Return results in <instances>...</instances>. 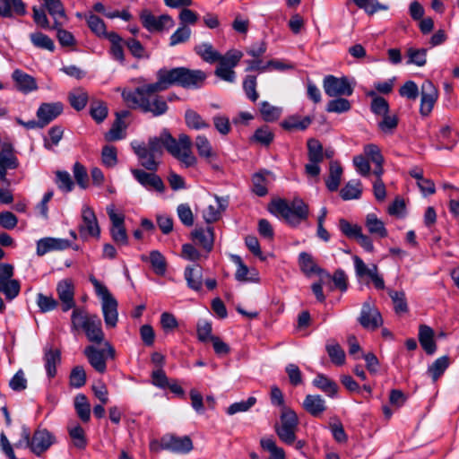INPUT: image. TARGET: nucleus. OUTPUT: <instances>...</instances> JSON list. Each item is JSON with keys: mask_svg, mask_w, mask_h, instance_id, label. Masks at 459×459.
Listing matches in <instances>:
<instances>
[{"mask_svg": "<svg viewBox=\"0 0 459 459\" xmlns=\"http://www.w3.org/2000/svg\"><path fill=\"white\" fill-rule=\"evenodd\" d=\"M165 90L161 79L157 78V82L144 83L134 91H124L122 97L129 108H140L157 117L165 114L168 110L165 100L156 94Z\"/></svg>", "mask_w": 459, "mask_h": 459, "instance_id": "obj_1", "label": "nucleus"}, {"mask_svg": "<svg viewBox=\"0 0 459 459\" xmlns=\"http://www.w3.org/2000/svg\"><path fill=\"white\" fill-rule=\"evenodd\" d=\"M195 51L201 58L210 64L218 62L214 74L220 79L234 82L236 80V73L233 68L237 66L243 56V53L237 49H230L225 55H221L215 50L210 43H201L195 47Z\"/></svg>", "mask_w": 459, "mask_h": 459, "instance_id": "obj_2", "label": "nucleus"}, {"mask_svg": "<svg viewBox=\"0 0 459 459\" xmlns=\"http://www.w3.org/2000/svg\"><path fill=\"white\" fill-rule=\"evenodd\" d=\"M156 77L161 79L167 90L174 84L183 88L201 87L206 79V74L202 70L176 67L172 69L161 68L158 70Z\"/></svg>", "mask_w": 459, "mask_h": 459, "instance_id": "obj_3", "label": "nucleus"}, {"mask_svg": "<svg viewBox=\"0 0 459 459\" xmlns=\"http://www.w3.org/2000/svg\"><path fill=\"white\" fill-rule=\"evenodd\" d=\"M269 210L273 214L281 216L292 227L298 226L308 217V206L299 197L294 198L291 202L284 199L273 200L270 204Z\"/></svg>", "mask_w": 459, "mask_h": 459, "instance_id": "obj_4", "label": "nucleus"}, {"mask_svg": "<svg viewBox=\"0 0 459 459\" xmlns=\"http://www.w3.org/2000/svg\"><path fill=\"white\" fill-rule=\"evenodd\" d=\"M22 439L19 440L16 447H29L37 456H40L55 443V437L46 429H38L30 437L28 428L22 427Z\"/></svg>", "mask_w": 459, "mask_h": 459, "instance_id": "obj_5", "label": "nucleus"}, {"mask_svg": "<svg viewBox=\"0 0 459 459\" xmlns=\"http://www.w3.org/2000/svg\"><path fill=\"white\" fill-rule=\"evenodd\" d=\"M169 140L168 152L185 167H194L197 164V158L192 152L191 138L186 134H180L178 139L167 136Z\"/></svg>", "mask_w": 459, "mask_h": 459, "instance_id": "obj_6", "label": "nucleus"}, {"mask_svg": "<svg viewBox=\"0 0 459 459\" xmlns=\"http://www.w3.org/2000/svg\"><path fill=\"white\" fill-rule=\"evenodd\" d=\"M91 281L94 286L96 294L100 298L102 303V312L107 327H115L117 319V302L110 294L106 286L100 282L94 277L91 278Z\"/></svg>", "mask_w": 459, "mask_h": 459, "instance_id": "obj_7", "label": "nucleus"}, {"mask_svg": "<svg viewBox=\"0 0 459 459\" xmlns=\"http://www.w3.org/2000/svg\"><path fill=\"white\" fill-rule=\"evenodd\" d=\"M280 421L274 427L279 438L286 445L294 444L299 424L297 414L290 409L283 408Z\"/></svg>", "mask_w": 459, "mask_h": 459, "instance_id": "obj_8", "label": "nucleus"}, {"mask_svg": "<svg viewBox=\"0 0 459 459\" xmlns=\"http://www.w3.org/2000/svg\"><path fill=\"white\" fill-rule=\"evenodd\" d=\"M150 447L152 451H159L160 448L176 454H187L193 449V442L188 436L167 434L160 438V444L152 442Z\"/></svg>", "mask_w": 459, "mask_h": 459, "instance_id": "obj_9", "label": "nucleus"}, {"mask_svg": "<svg viewBox=\"0 0 459 459\" xmlns=\"http://www.w3.org/2000/svg\"><path fill=\"white\" fill-rule=\"evenodd\" d=\"M358 321L363 328L370 331H375L383 325L382 316L371 299L363 303Z\"/></svg>", "mask_w": 459, "mask_h": 459, "instance_id": "obj_10", "label": "nucleus"}, {"mask_svg": "<svg viewBox=\"0 0 459 459\" xmlns=\"http://www.w3.org/2000/svg\"><path fill=\"white\" fill-rule=\"evenodd\" d=\"M323 87L329 97L351 96L353 92V87L346 77L327 75L324 78Z\"/></svg>", "mask_w": 459, "mask_h": 459, "instance_id": "obj_11", "label": "nucleus"}, {"mask_svg": "<svg viewBox=\"0 0 459 459\" xmlns=\"http://www.w3.org/2000/svg\"><path fill=\"white\" fill-rule=\"evenodd\" d=\"M82 223L79 226V233L82 238L88 237L99 238L100 230L97 217L91 207L84 204L82 208Z\"/></svg>", "mask_w": 459, "mask_h": 459, "instance_id": "obj_12", "label": "nucleus"}, {"mask_svg": "<svg viewBox=\"0 0 459 459\" xmlns=\"http://www.w3.org/2000/svg\"><path fill=\"white\" fill-rule=\"evenodd\" d=\"M140 19L143 27L149 31H160L174 26V21L169 15L155 16L148 10L141 13Z\"/></svg>", "mask_w": 459, "mask_h": 459, "instance_id": "obj_13", "label": "nucleus"}, {"mask_svg": "<svg viewBox=\"0 0 459 459\" xmlns=\"http://www.w3.org/2000/svg\"><path fill=\"white\" fill-rule=\"evenodd\" d=\"M74 283L72 279H63L56 285V293L64 312L74 308Z\"/></svg>", "mask_w": 459, "mask_h": 459, "instance_id": "obj_14", "label": "nucleus"}, {"mask_svg": "<svg viewBox=\"0 0 459 459\" xmlns=\"http://www.w3.org/2000/svg\"><path fill=\"white\" fill-rule=\"evenodd\" d=\"M420 97V112L422 116H429L438 98V91L431 81L426 80L422 83Z\"/></svg>", "mask_w": 459, "mask_h": 459, "instance_id": "obj_15", "label": "nucleus"}, {"mask_svg": "<svg viewBox=\"0 0 459 459\" xmlns=\"http://www.w3.org/2000/svg\"><path fill=\"white\" fill-rule=\"evenodd\" d=\"M130 171L137 182L148 190H155L159 193L165 191V185L160 177L157 174L146 172L139 169H131Z\"/></svg>", "mask_w": 459, "mask_h": 459, "instance_id": "obj_16", "label": "nucleus"}, {"mask_svg": "<svg viewBox=\"0 0 459 459\" xmlns=\"http://www.w3.org/2000/svg\"><path fill=\"white\" fill-rule=\"evenodd\" d=\"M132 148L139 159L140 164L150 171H156L160 165V157L149 151L145 143H132Z\"/></svg>", "mask_w": 459, "mask_h": 459, "instance_id": "obj_17", "label": "nucleus"}, {"mask_svg": "<svg viewBox=\"0 0 459 459\" xmlns=\"http://www.w3.org/2000/svg\"><path fill=\"white\" fill-rule=\"evenodd\" d=\"M63 112L61 102H45L40 104L37 110V118L44 126L55 120Z\"/></svg>", "mask_w": 459, "mask_h": 459, "instance_id": "obj_18", "label": "nucleus"}, {"mask_svg": "<svg viewBox=\"0 0 459 459\" xmlns=\"http://www.w3.org/2000/svg\"><path fill=\"white\" fill-rule=\"evenodd\" d=\"M228 205V201L215 195L203 211V217L207 223L217 221Z\"/></svg>", "mask_w": 459, "mask_h": 459, "instance_id": "obj_19", "label": "nucleus"}, {"mask_svg": "<svg viewBox=\"0 0 459 459\" xmlns=\"http://www.w3.org/2000/svg\"><path fill=\"white\" fill-rule=\"evenodd\" d=\"M12 79L17 90L22 93L27 94L38 89L36 79L20 69H15L13 72Z\"/></svg>", "mask_w": 459, "mask_h": 459, "instance_id": "obj_20", "label": "nucleus"}, {"mask_svg": "<svg viewBox=\"0 0 459 459\" xmlns=\"http://www.w3.org/2000/svg\"><path fill=\"white\" fill-rule=\"evenodd\" d=\"M69 246V241L64 238H44L37 242V255L41 256L51 251L66 249Z\"/></svg>", "mask_w": 459, "mask_h": 459, "instance_id": "obj_21", "label": "nucleus"}, {"mask_svg": "<svg viewBox=\"0 0 459 459\" xmlns=\"http://www.w3.org/2000/svg\"><path fill=\"white\" fill-rule=\"evenodd\" d=\"M299 264L300 270L308 277L318 274L319 276H325L327 279L331 278V275L321 269L314 260L311 255L302 252L299 255Z\"/></svg>", "mask_w": 459, "mask_h": 459, "instance_id": "obj_22", "label": "nucleus"}, {"mask_svg": "<svg viewBox=\"0 0 459 459\" xmlns=\"http://www.w3.org/2000/svg\"><path fill=\"white\" fill-rule=\"evenodd\" d=\"M194 242L202 247L207 253L211 252L213 247L214 232L213 228L195 229L192 232Z\"/></svg>", "mask_w": 459, "mask_h": 459, "instance_id": "obj_23", "label": "nucleus"}, {"mask_svg": "<svg viewBox=\"0 0 459 459\" xmlns=\"http://www.w3.org/2000/svg\"><path fill=\"white\" fill-rule=\"evenodd\" d=\"M232 262L237 265L235 278L238 281H258V273L255 270H250L242 261L241 257L237 255H231Z\"/></svg>", "mask_w": 459, "mask_h": 459, "instance_id": "obj_24", "label": "nucleus"}, {"mask_svg": "<svg viewBox=\"0 0 459 459\" xmlns=\"http://www.w3.org/2000/svg\"><path fill=\"white\" fill-rule=\"evenodd\" d=\"M82 328L87 339L91 342L100 343L104 340V333L101 329V321L96 315H91V321L85 322Z\"/></svg>", "mask_w": 459, "mask_h": 459, "instance_id": "obj_25", "label": "nucleus"}, {"mask_svg": "<svg viewBox=\"0 0 459 459\" xmlns=\"http://www.w3.org/2000/svg\"><path fill=\"white\" fill-rule=\"evenodd\" d=\"M26 5L22 0H0V16L10 18L26 14Z\"/></svg>", "mask_w": 459, "mask_h": 459, "instance_id": "obj_26", "label": "nucleus"}, {"mask_svg": "<svg viewBox=\"0 0 459 459\" xmlns=\"http://www.w3.org/2000/svg\"><path fill=\"white\" fill-rule=\"evenodd\" d=\"M306 411L314 417L320 416L325 410V401L320 395L307 394L302 403Z\"/></svg>", "mask_w": 459, "mask_h": 459, "instance_id": "obj_27", "label": "nucleus"}, {"mask_svg": "<svg viewBox=\"0 0 459 459\" xmlns=\"http://www.w3.org/2000/svg\"><path fill=\"white\" fill-rule=\"evenodd\" d=\"M104 351L97 350L93 346H87L84 350V355L87 357L90 364L100 373H104L107 368Z\"/></svg>", "mask_w": 459, "mask_h": 459, "instance_id": "obj_28", "label": "nucleus"}, {"mask_svg": "<svg viewBox=\"0 0 459 459\" xmlns=\"http://www.w3.org/2000/svg\"><path fill=\"white\" fill-rule=\"evenodd\" d=\"M419 342L428 354H433L437 350L434 341V331L426 325H420L419 328Z\"/></svg>", "mask_w": 459, "mask_h": 459, "instance_id": "obj_29", "label": "nucleus"}, {"mask_svg": "<svg viewBox=\"0 0 459 459\" xmlns=\"http://www.w3.org/2000/svg\"><path fill=\"white\" fill-rule=\"evenodd\" d=\"M185 279L187 286L194 290H200L203 286V273L199 265L187 266L185 269Z\"/></svg>", "mask_w": 459, "mask_h": 459, "instance_id": "obj_30", "label": "nucleus"}, {"mask_svg": "<svg viewBox=\"0 0 459 459\" xmlns=\"http://www.w3.org/2000/svg\"><path fill=\"white\" fill-rule=\"evenodd\" d=\"M45 368L49 377H54L56 374V366L60 364L61 353L58 350L52 347L45 350L44 355Z\"/></svg>", "mask_w": 459, "mask_h": 459, "instance_id": "obj_31", "label": "nucleus"}, {"mask_svg": "<svg viewBox=\"0 0 459 459\" xmlns=\"http://www.w3.org/2000/svg\"><path fill=\"white\" fill-rule=\"evenodd\" d=\"M48 13L53 17L55 25L57 28L63 25L65 21V10L60 0H44Z\"/></svg>", "mask_w": 459, "mask_h": 459, "instance_id": "obj_32", "label": "nucleus"}, {"mask_svg": "<svg viewBox=\"0 0 459 459\" xmlns=\"http://www.w3.org/2000/svg\"><path fill=\"white\" fill-rule=\"evenodd\" d=\"M167 136H170V134L164 130L159 136L151 137L148 143L145 145L149 151L160 158L163 153V149L165 148L168 151L169 140L167 139Z\"/></svg>", "mask_w": 459, "mask_h": 459, "instance_id": "obj_33", "label": "nucleus"}, {"mask_svg": "<svg viewBox=\"0 0 459 459\" xmlns=\"http://www.w3.org/2000/svg\"><path fill=\"white\" fill-rule=\"evenodd\" d=\"M126 116V111L117 115V119L113 123L112 127L105 135L107 141H117L125 137L126 124L122 120V117H125Z\"/></svg>", "mask_w": 459, "mask_h": 459, "instance_id": "obj_34", "label": "nucleus"}, {"mask_svg": "<svg viewBox=\"0 0 459 459\" xmlns=\"http://www.w3.org/2000/svg\"><path fill=\"white\" fill-rule=\"evenodd\" d=\"M342 168L338 161H332L329 167V176L325 181L326 186L330 191H336L339 187Z\"/></svg>", "mask_w": 459, "mask_h": 459, "instance_id": "obj_35", "label": "nucleus"}, {"mask_svg": "<svg viewBox=\"0 0 459 459\" xmlns=\"http://www.w3.org/2000/svg\"><path fill=\"white\" fill-rule=\"evenodd\" d=\"M74 403L78 417L83 422H88L91 419V404L87 397L82 394H79L74 397Z\"/></svg>", "mask_w": 459, "mask_h": 459, "instance_id": "obj_36", "label": "nucleus"}, {"mask_svg": "<svg viewBox=\"0 0 459 459\" xmlns=\"http://www.w3.org/2000/svg\"><path fill=\"white\" fill-rule=\"evenodd\" d=\"M186 125L194 130H203L210 127V124L200 114L193 109H187L185 113Z\"/></svg>", "mask_w": 459, "mask_h": 459, "instance_id": "obj_37", "label": "nucleus"}, {"mask_svg": "<svg viewBox=\"0 0 459 459\" xmlns=\"http://www.w3.org/2000/svg\"><path fill=\"white\" fill-rule=\"evenodd\" d=\"M439 145L437 149H452L457 142L456 134H453L449 126H443L437 134Z\"/></svg>", "mask_w": 459, "mask_h": 459, "instance_id": "obj_38", "label": "nucleus"}, {"mask_svg": "<svg viewBox=\"0 0 459 459\" xmlns=\"http://www.w3.org/2000/svg\"><path fill=\"white\" fill-rule=\"evenodd\" d=\"M195 147L201 158L210 160L215 157L212 146L205 135L199 134L196 136Z\"/></svg>", "mask_w": 459, "mask_h": 459, "instance_id": "obj_39", "label": "nucleus"}, {"mask_svg": "<svg viewBox=\"0 0 459 459\" xmlns=\"http://www.w3.org/2000/svg\"><path fill=\"white\" fill-rule=\"evenodd\" d=\"M366 227L369 233L376 235L379 238H385L387 230L382 221L378 220L374 213H368L366 217Z\"/></svg>", "mask_w": 459, "mask_h": 459, "instance_id": "obj_40", "label": "nucleus"}, {"mask_svg": "<svg viewBox=\"0 0 459 459\" xmlns=\"http://www.w3.org/2000/svg\"><path fill=\"white\" fill-rule=\"evenodd\" d=\"M67 429L73 445L79 449L85 448L87 439L83 429L77 423L70 424Z\"/></svg>", "mask_w": 459, "mask_h": 459, "instance_id": "obj_41", "label": "nucleus"}, {"mask_svg": "<svg viewBox=\"0 0 459 459\" xmlns=\"http://www.w3.org/2000/svg\"><path fill=\"white\" fill-rule=\"evenodd\" d=\"M260 446L270 453L269 459H285L284 450L276 445L273 437H264L260 439Z\"/></svg>", "mask_w": 459, "mask_h": 459, "instance_id": "obj_42", "label": "nucleus"}, {"mask_svg": "<svg viewBox=\"0 0 459 459\" xmlns=\"http://www.w3.org/2000/svg\"><path fill=\"white\" fill-rule=\"evenodd\" d=\"M450 364L448 356H442L437 359L428 368V374L432 380L437 381L446 371Z\"/></svg>", "mask_w": 459, "mask_h": 459, "instance_id": "obj_43", "label": "nucleus"}, {"mask_svg": "<svg viewBox=\"0 0 459 459\" xmlns=\"http://www.w3.org/2000/svg\"><path fill=\"white\" fill-rule=\"evenodd\" d=\"M362 188L359 180L349 181L340 191L341 197L343 200L359 199L361 195Z\"/></svg>", "mask_w": 459, "mask_h": 459, "instance_id": "obj_44", "label": "nucleus"}, {"mask_svg": "<svg viewBox=\"0 0 459 459\" xmlns=\"http://www.w3.org/2000/svg\"><path fill=\"white\" fill-rule=\"evenodd\" d=\"M313 384L329 396H334L337 394L338 385L336 383L323 374H318L313 380Z\"/></svg>", "mask_w": 459, "mask_h": 459, "instance_id": "obj_45", "label": "nucleus"}, {"mask_svg": "<svg viewBox=\"0 0 459 459\" xmlns=\"http://www.w3.org/2000/svg\"><path fill=\"white\" fill-rule=\"evenodd\" d=\"M68 99L71 106L80 111L86 107L89 97L84 90L78 88L69 93Z\"/></svg>", "mask_w": 459, "mask_h": 459, "instance_id": "obj_46", "label": "nucleus"}, {"mask_svg": "<svg viewBox=\"0 0 459 459\" xmlns=\"http://www.w3.org/2000/svg\"><path fill=\"white\" fill-rule=\"evenodd\" d=\"M0 162L9 167L10 169H15L19 167V160L13 153V146L10 143L3 145L0 152Z\"/></svg>", "mask_w": 459, "mask_h": 459, "instance_id": "obj_47", "label": "nucleus"}, {"mask_svg": "<svg viewBox=\"0 0 459 459\" xmlns=\"http://www.w3.org/2000/svg\"><path fill=\"white\" fill-rule=\"evenodd\" d=\"M311 121L309 117H300L292 116L285 119L281 126L287 130H304L311 124Z\"/></svg>", "mask_w": 459, "mask_h": 459, "instance_id": "obj_48", "label": "nucleus"}, {"mask_svg": "<svg viewBox=\"0 0 459 459\" xmlns=\"http://www.w3.org/2000/svg\"><path fill=\"white\" fill-rule=\"evenodd\" d=\"M408 65L423 66L427 63V50L424 48H409L406 51Z\"/></svg>", "mask_w": 459, "mask_h": 459, "instance_id": "obj_49", "label": "nucleus"}, {"mask_svg": "<svg viewBox=\"0 0 459 459\" xmlns=\"http://www.w3.org/2000/svg\"><path fill=\"white\" fill-rule=\"evenodd\" d=\"M30 39L36 48L47 49L51 52L55 50L54 41L48 35L41 32H34L30 35Z\"/></svg>", "mask_w": 459, "mask_h": 459, "instance_id": "obj_50", "label": "nucleus"}, {"mask_svg": "<svg viewBox=\"0 0 459 459\" xmlns=\"http://www.w3.org/2000/svg\"><path fill=\"white\" fill-rule=\"evenodd\" d=\"M71 316V325L73 330H78L83 328L86 325L85 322L91 321V315H88L83 309L74 307Z\"/></svg>", "mask_w": 459, "mask_h": 459, "instance_id": "obj_51", "label": "nucleus"}, {"mask_svg": "<svg viewBox=\"0 0 459 459\" xmlns=\"http://www.w3.org/2000/svg\"><path fill=\"white\" fill-rule=\"evenodd\" d=\"M20 282L15 279L0 283V292L9 300L16 298L20 293Z\"/></svg>", "mask_w": 459, "mask_h": 459, "instance_id": "obj_52", "label": "nucleus"}, {"mask_svg": "<svg viewBox=\"0 0 459 459\" xmlns=\"http://www.w3.org/2000/svg\"><path fill=\"white\" fill-rule=\"evenodd\" d=\"M57 187L65 193L71 192L74 188V181L71 175L67 171L57 170L56 171V180Z\"/></svg>", "mask_w": 459, "mask_h": 459, "instance_id": "obj_53", "label": "nucleus"}, {"mask_svg": "<svg viewBox=\"0 0 459 459\" xmlns=\"http://www.w3.org/2000/svg\"><path fill=\"white\" fill-rule=\"evenodd\" d=\"M373 98L371 102V110L376 115L385 116L389 110L388 102L382 97L377 96L374 91L368 93Z\"/></svg>", "mask_w": 459, "mask_h": 459, "instance_id": "obj_54", "label": "nucleus"}, {"mask_svg": "<svg viewBox=\"0 0 459 459\" xmlns=\"http://www.w3.org/2000/svg\"><path fill=\"white\" fill-rule=\"evenodd\" d=\"M260 112L265 121L272 122L280 117L281 108L273 106L267 101H264L261 103Z\"/></svg>", "mask_w": 459, "mask_h": 459, "instance_id": "obj_55", "label": "nucleus"}, {"mask_svg": "<svg viewBox=\"0 0 459 459\" xmlns=\"http://www.w3.org/2000/svg\"><path fill=\"white\" fill-rule=\"evenodd\" d=\"M307 151L309 161H323V146L317 140L309 139L307 141Z\"/></svg>", "mask_w": 459, "mask_h": 459, "instance_id": "obj_56", "label": "nucleus"}, {"mask_svg": "<svg viewBox=\"0 0 459 459\" xmlns=\"http://www.w3.org/2000/svg\"><path fill=\"white\" fill-rule=\"evenodd\" d=\"M325 109L330 113H343L351 109V103L346 99L337 98L330 100Z\"/></svg>", "mask_w": 459, "mask_h": 459, "instance_id": "obj_57", "label": "nucleus"}, {"mask_svg": "<svg viewBox=\"0 0 459 459\" xmlns=\"http://www.w3.org/2000/svg\"><path fill=\"white\" fill-rule=\"evenodd\" d=\"M364 154L376 166L384 163V157L381 154L379 147L376 144L369 143L364 146Z\"/></svg>", "mask_w": 459, "mask_h": 459, "instance_id": "obj_58", "label": "nucleus"}, {"mask_svg": "<svg viewBox=\"0 0 459 459\" xmlns=\"http://www.w3.org/2000/svg\"><path fill=\"white\" fill-rule=\"evenodd\" d=\"M326 351L333 363L338 366L344 364L345 353L339 344H328L326 345Z\"/></svg>", "mask_w": 459, "mask_h": 459, "instance_id": "obj_59", "label": "nucleus"}, {"mask_svg": "<svg viewBox=\"0 0 459 459\" xmlns=\"http://www.w3.org/2000/svg\"><path fill=\"white\" fill-rule=\"evenodd\" d=\"M389 296L394 303L396 313H405L408 310L405 293L403 291L390 290Z\"/></svg>", "mask_w": 459, "mask_h": 459, "instance_id": "obj_60", "label": "nucleus"}, {"mask_svg": "<svg viewBox=\"0 0 459 459\" xmlns=\"http://www.w3.org/2000/svg\"><path fill=\"white\" fill-rule=\"evenodd\" d=\"M191 35V30L185 25H181L169 38V46L174 47L176 45L186 42Z\"/></svg>", "mask_w": 459, "mask_h": 459, "instance_id": "obj_61", "label": "nucleus"}, {"mask_svg": "<svg viewBox=\"0 0 459 459\" xmlns=\"http://www.w3.org/2000/svg\"><path fill=\"white\" fill-rule=\"evenodd\" d=\"M86 383V373L82 366L74 367L70 374V385L73 387L80 388Z\"/></svg>", "mask_w": 459, "mask_h": 459, "instance_id": "obj_62", "label": "nucleus"}, {"mask_svg": "<svg viewBox=\"0 0 459 459\" xmlns=\"http://www.w3.org/2000/svg\"><path fill=\"white\" fill-rule=\"evenodd\" d=\"M256 403V399L253 396L249 397L246 401H240L238 403H232L227 409V413L229 415H234L238 412L247 411L251 407H253Z\"/></svg>", "mask_w": 459, "mask_h": 459, "instance_id": "obj_63", "label": "nucleus"}, {"mask_svg": "<svg viewBox=\"0 0 459 459\" xmlns=\"http://www.w3.org/2000/svg\"><path fill=\"white\" fill-rule=\"evenodd\" d=\"M102 163L108 168H112L117 163V149L111 145H106L101 152Z\"/></svg>", "mask_w": 459, "mask_h": 459, "instance_id": "obj_64", "label": "nucleus"}]
</instances>
